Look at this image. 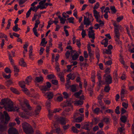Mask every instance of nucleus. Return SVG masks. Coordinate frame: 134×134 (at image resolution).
Masks as SVG:
<instances>
[{"label": "nucleus", "instance_id": "f257e3e1", "mask_svg": "<svg viewBox=\"0 0 134 134\" xmlns=\"http://www.w3.org/2000/svg\"><path fill=\"white\" fill-rule=\"evenodd\" d=\"M3 105H4L5 109L8 111H15V109L13 107V102L10 99L8 98L3 99L1 100Z\"/></svg>", "mask_w": 134, "mask_h": 134}, {"label": "nucleus", "instance_id": "f03ea898", "mask_svg": "<svg viewBox=\"0 0 134 134\" xmlns=\"http://www.w3.org/2000/svg\"><path fill=\"white\" fill-rule=\"evenodd\" d=\"M23 130L26 134H33V131L31 125L26 122L23 124Z\"/></svg>", "mask_w": 134, "mask_h": 134}, {"label": "nucleus", "instance_id": "7ed1b4c3", "mask_svg": "<svg viewBox=\"0 0 134 134\" xmlns=\"http://www.w3.org/2000/svg\"><path fill=\"white\" fill-rule=\"evenodd\" d=\"M3 113L5 116V121L4 122L3 125L0 124V134L3 132L4 130L6 129V126L5 124L8 123V122L10 119V118L6 111H4Z\"/></svg>", "mask_w": 134, "mask_h": 134}, {"label": "nucleus", "instance_id": "20e7f679", "mask_svg": "<svg viewBox=\"0 0 134 134\" xmlns=\"http://www.w3.org/2000/svg\"><path fill=\"white\" fill-rule=\"evenodd\" d=\"M40 102L38 101H34V105H35V109L34 111V115H35V117H37L38 116L41 110V106L39 104Z\"/></svg>", "mask_w": 134, "mask_h": 134}, {"label": "nucleus", "instance_id": "39448f33", "mask_svg": "<svg viewBox=\"0 0 134 134\" xmlns=\"http://www.w3.org/2000/svg\"><path fill=\"white\" fill-rule=\"evenodd\" d=\"M46 85L42 86L40 87V89L42 91H46L49 90L51 86V83L49 82H46Z\"/></svg>", "mask_w": 134, "mask_h": 134}, {"label": "nucleus", "instance_id": "423d86ee", "mask_svg": "<svg viewBox=\"0 0 134 134\" xmlns=\"http://www.w3.org/2000/svg\"><path fill=\"white\" fill-rule=\"evenodd\" d=\"M103 79L107 84H110L112 82V78L110 75L104 74L103 76Z\"/></svg>", "mask_w": 134, "mask_h": 134}, {"label": "nucleus", "instance_id": "0eeeda50", "mask_svg": "<svg viewBox=\"0 0 134 134\" xmlns=\"http://www.w3.org/2000/svg\"><path fill=\"white\" fill-rule=\"evenodd\" d=\"M9 59L10 60L11 64L12 65H13V67L14 68V72H19V69L16 66L14 65V64L13 63V59L12 58V56L11 54L10 53H9Z\"/></svg>", "mask_w": 134, "mask_h": 134}, {"label": "nucleus", "instance_id": "6e6552de", "mask_svg": "<svg viewBox=\"0 0 134 134\" xmlns=\"http://www.w3.org/2000/svg\"><path fill=\"white\" fill-rule=\"evenodd\" d=\"M66 107V108L65 109V111L66 112H68L71 111L73 110L72 106L71 105V103L68 102L67 103V104L63 106V108Z\"/></svg>", "mask_w": 134, "mask_h": 134}, {"label": "nucleus", "instance_id": "1a4fd4ad", "mask_svg": "<svg viewBox=\"0 0 134 134\" xmlns=\"http://www.w3.org/2000/svg\"><path fill=\"white\" fill-rule=\"evenodd\" d=\"M57 121L59 123L62 125L65 124L68 122V120L65 118L60 117L58 119Z\"/></svg>", "mask_w": 134, "mask_h": 134}, {"label": "nucleus", "instance_id": "9d476101", "mask_svg": "<svg viewBox=\"0 0 134 134\" xmlns=\"http://www.w3.org/2000/svg\"><path fill=\"white\" fill-rule=\"evenodd\" d=\"M8 132L9 134H19L18 132L16 129L13 127L10 128Z\"/></svg>", "mask_w": 134, "mask_h": 134}, {"label": "nucleus", "instance_id": "9b49d317", "mask_svg": "<svg viewBox=\"0 0 134 134\" xmlns=\"http://www.w3.org/2000/svg\"><path fill=\"white\" fill-rule=\"evenodd\" d=\"M93 13L94 16L96 20H98V19L100 17V15L99 14V12H98L96 10H93Z\"/></svg>", "mask_w": 134, "mask_h": 134}, {"label": "nucleus", "instance_id": "f8f14e48", "mask_svg": "<svg viewBox=\"0 0 134 134\" xmlns=\"http://www.w3.org/2000/svg\"><path fill=\"white\" fill-rule=\"evenodd\" d=\"M115 38H119L120 34L118 27H114Z\"/></svg>", "mask_w": 134, "mask_h": 134}, {"label": "nucleus", "instance_id": "ddd939ff", "mask_svg": "<svg viewBox=\"0 0 134 134\" xmlns=\"http://www.w3.org/2000/svg\"><path fill=\"white\" fill-rule=\"evenodd\" d=\"M84 24L86 25V26H89L91 22V21L89 20L87 18L85 17V16L84 17Z\"/></svg>", "mask_w": 134, "mask_h": 134}, {"label": "nucleus", "instance_id": "4468645a", "mask_svg": "<svg viewBox=\"0 0 134 134\" xmlns=\"http://www.w3.org/2000/svg\"><path fill=\"white\" fill-rule=\"evenodd\" d=\"M97 78L98 79L99 82V85H100L101 84H104V82L103 81H102L101 80V77L100 74L98 72L97 75Z\"/></svg>", "mask_w": 134, "mask_h": 134}, {"label": "nucleus", "instance_id": "2eb2a0df", "mask_svg": "<svg viewBox=\"0 0 134 134\" xmlns=\"http://www.w3.org/2000/svg\"><path fill=\"white\" fill-rule=\"evenodd\" d=\"M108 40L107 38H105L103 40L101 43L102 45H104L105 47H106L108 44Z\"/></svg>", "mask_w": 134, "mask_h": 134}, {"label": "nucleus", "instance_id": "dca6fc26", "mask_svg": "<svg viewBox=\"0 0 134 134\" xmlns=\"http://www.w3.org/2000/svg\"><path fill=\"white\" fill-rule=\"evenodd\" d=\"M86 14L87 15L85 17L87 18L89 20L91 21H93L94 20V18L91 14H90L89 13L87 12L86 13Z\"/></svg>", "mask_w": 134, "mask_h": 134}, {"label": "nucleus", "instance_id": "f3484780", "mask_svg": "<svg viewBox=\"0 0 134 134\" xmlns=\"http://www.w3.org/2000/svg\"><path fill=\"white\" fill-rule=\"evenodd\" d=\"M46 95L48 100L52 99L53 97L54 94L53 92H48L46 93Z\"/></svg>", "mask_w": 134, "mask_h": 134}, {"label": "nucleus", "instance_id": "a211bd4d", "mask_svg": "<svg viewBox=\"0 0 134 134\" xmlns=\"http://www.w3.org/2000/svg\"><path fill=\"white\" fill-rule=\"evenodd\" d=\"M35 81L37 82L42 83L43 81V77L42 76L37 77L35 78Z\"/></svg>", "mask_w": 134, "mask_h": 134}, {"label": "nucleus", "instance_id": "6ab92c4d", "mask_svg": "<svg viewBox=\"0 0 134 134\" xmlns=\"http://www.w3.org/2000/svg\"><path fill=\"white\" fill-rule=\"evenodd\" d=\"M32 78L31 76H28L26 79L25 82V84L28 85H29V83L31 81Z\"/></svg>", "mask_w": 134, "mask_h": 134}, {"label": "nucleus", "instance_id": "aec40b11", "mask_svg": "<svg viewBox=\"0 0 134 134\" xmlns=\"http://www.w3.org/2000/svg\"><path fill=\"white\" fill-rule=\"evenodd\" d=\"M29 57L30 59H32L33 56L32 54L33 51V47L32 46H31L29 47Z\"/></svg>", "mask_w": 134, "mask_h": 134}, {"label": "nucleus", "instance_id": "412c9836", "mask_svg": "<svg viewBox=\"0 0 134 134\" xmlns=\"http://www.w3.org/2000/svg\"><path fill=\"white\" fill-rule=\"evenodd\" d=\"M94 31H89L88 36L90 38H91L94 39L95 37L94 36Z\"/></svg>", "mask_w": 134, "mask_h": 134}, {"label": "nucleus", "instance_id": "4be33fe9", "mask_svg": "<svg viewBox=\"0 0 134 134\" xmlns=\"http://www.w3.org/2000/svg\"><path fill=\"white\" fill-rule=\"evenodd\" d=\"M24 104L26 105V107L29 110H31L32 109L31 107L29 105L28 101L26 99H25L24 100Z\"/></svg>", "mask_w": 134, "mask_h": 134}, {"label": "nucleus", "instance_id": "5701e85b", "mask_svg": "<svg viewBox=\"0 0 134 134\" xmlns=\"http://www.w3.org/2000/svg\"><path fill=\"white\" fill-rule=\"evenodd\" d=\"M46 8V7L43 6H41L40 5H38L37 7H34V11L36 12L37 10L39 8H40L41 9H45Z\"/></svg>", "mask_w": 134, "mask_h": 134}, {"label": "nucleus", "instance_id": "b1692460", "mask_svg": "<svg viewBox=\"0 0 134 134\" xmlns=\"http://www.w3.org/2000/svg\"><path fill=\"white\" fill-rule=\"evenodd\" d=\"M10 89L13 93L17 94H20L19 92L18 91L16 88L11 87L10 88Z\"/></svg>", "mask_w": 134, "mask_h": 134}, {"label": "nucleus", "instance_id": "393cba45", "mask_svg": "<svg viewBox=\"0 0 134 134\" xmlns=\"http://www.w3.org/2000/svg\"><path fill=\"white\" fill-rule=\"evenodd\" d=\"M83 115L82 116H79L75 119L76 122H81L83 120Z\"/></svg>", "mask_w": 134, "mask_h": 134}, {"label": "nucleus", "instance_id": "a878e982", "mask_svg": "<svg viewBox=\"0 0 134 134\" xmlns=\"http://www.w3.org/2000/svg\"><path fill=\"white\" fill-rule=\"evenodd\" d=\"M34 11V7H31L26 13V18H28L31 14V10Z\"/></svg>", "mask_w": 134, "mask_h": 134}, {"label": "nucleus", "instance_id": "bb28decb", "mask_svg": "<svg viewBox=\"0 0 134 134\" xmlns=\"http://www.w3.org/2000/svg\"><path fill=\"white\" fill-rule=\"evenodd\" d=\"M47 41H46L45 39V38H43L42 40V41L40 45L42 46L45 47L46 46V45L47 43Z\"/></svg>", "mask_w": 134, "mask_h": 134}, {"label": "nucleus", "instance_id": "cd10ccee", "mask_svg": "<svg viewBox=\"0 0 134 134\" xmlns=\"http://www.w3.org/2000/svg\"><path fill=\"white\" fill-rule=\"evenodd\" d=\"M15 25L13 27L12 29L13 31L15 32H17L19 30H20V29L18 27V24H15Z\"/></svg>", "mask_w": 134, "mask_h": 134}, {"label": "nucleus", "instance_id": "c85d7f7f", "mask_svg": "<svg viewBox=\"0 0 134 134\" xmlns=\"http://www.w3.org/2000/svg\"><path fill=\"white\" fill-rule=\"evenodd\" d=\"M6 85L8 87H9L10 85L13 84V82L11 80H7L5 82Z\"/></svg>", "mask_w": 134, "mask_h": 134}, {"label": "nucleus", "instance_id": "c756f323", "mask_svg": "<svg viewBox=\"0 0 134 134\" xmlns=\"http://www.w3.org/2000/svg\"><path fill=\"white\" fill-rule=\"evenodd\" d=\"M19 86L22 88L25 87V82L24 81L19 82Z\"/></svg>", "mask_w": 134, "mask_h": 134}, {"label": "nucleus", "instance_id": "7c9ffc66", "mask_svg": "<svg viewBox=\"0 0 134 134\" xmlns=\"http://www.w3.org/2000/svg\"><path fill=\"white\" fill-rule=\"evenodd\" d=\"M20 65L23 66H25L26 65V63L24 62V60L23 59H21L20 61L19 62Z\"/></svg>", "mask_w": 134, "mask_h": 134}, {"label": "nucleus", "instance_id": "2f4dec72", "mask_svg": "<svg viewBox=\"0 0 134 134\" xmlns=\"http://www.w3.org/2000/svg\"><path fill=\"white\" fill-rule=\"evenodd\" d=\"M79 55L77 52H76L75 54L72 56V59L73 60H76L78 57Z\"/></svg>", "mask_w": 134, "mask_h": 134}, {"label": "nucleus", "instance_id": "473e14b6", "mask_svg": "<svg viewBox=\"0 0 134 134\" xmlns=\"http://www.w3.org/2000/svg\"><path fill=\"white\" fill-rule=\"evenodd\" d=\"M70 87L71 88V90L72 92H74L76 91V86L75 85H72L70 86Z\"/></svg>", "mask_w": 134, "mask_h": 134}, {"label": "nucleus", "instance_id": "72a5a7b5", "mask_svg": "<svg viewBox=\"0 0 134 134\" xmlns=\"http://www.w3.org/2000/svg\"><path fill=\"white\" fill-rule=\"evenodd\" d=\"M2 75L3 77L6 79H10L11 77V74H9L8 75H6L5 73L3 72L2 73Z\"/></svg>", "mask_w": 134, "mask_h": 134}, {"label": "nucleus", "instance_id": "f704fd0d", "mask_svg": "<svg viewBox=\"0 0 134 134\" xmlns=\"http://www.w3.org/2000/svg\"><path fill=\"white\" fill-rule=\"evenodd\" d=\"M100 111L99 108L98 107L95 108L93 110V112L96 114H98Z\"/></svg>", "mask_w": 134, "mask_h": 134}, {"label": "nucleus", "instance_id": "c9c22d12", "mask_svg": "<svg viewBox=\"0 0 134 134\" xmlns=\"http://www.w3.org/2000/svg\"><path fill=\"white\" fill-rule=\"evenodd\" d=\"M89 124L88 123H87V122H86L83 126V127L82 128L83 129H84L85 130H89Z\"/></svg>", "mask_w": 134, "mask_h": 134}, {"label": "nucleus", "instance_id": "e433bc0d", "mask_svg": "<svg viewBox=\"0 0 134 134\" xmlns=\"http://www.w3.org/2000/svg\"><path fill=\"white\" fill-rule=\"evenodd\" d=\"M120 119L123 122L125 123L126 121L127 118L125 116H122L121 117Z\"/></svg>", "mask_w": 134, "mask_h": 134}, {"label": "nucleus", "instance_id": "4c0bfd02", "mask_svg": "<svg viewBox=\"0 0 134 134\" xmlns=\"http://www.w3.org/2000/svg\"><path fill=\"white\" fill-rule=\"evenodd\" d=\"M57 100L58 102H60L63 99V97L62 95L60 96L57 97Z\"/></svg>", "mask_w": 134, "mask_h": 134}, {"label": "nucleus", "instance_id": "58836bf2", "mask_svg": "<svg viewBox=\"0 0 134 134\" xmlns=\"http://www.w3.org/2000/svg\"><path fill=\"white\" fill-rule=\"evenodd\" d=\"M114 113L112 109H108L106 110L104 112V113L105 114L106 113H111L112 116H113V115L112 114Z\"/></svg>", "mask_w": 134, "mask_h": 134}, {"label": "nucleus", "instance_id": "ea45409f", "mask_svg": "<svg viewBox=\"0 0 134 134\" xmlns=\"http://www.w3.org/2000/svg\"><path fill=\"white\" fill-rule=\"evenodd\" d=\"M11 21V19H9L8 21V24L7 25V27L5 28V30H7V29H9L11 23L10 21Z\"/></svg>", "mask_w": 134, "mask_h": 134}, {"label": "nucleus", "instance_id": "a19ab883", "mask_svg": "<svg viewBox=\"0 0 134 134\" xmlns=\"http://www.w3.org/2000/svg\"><path fill=\"white\" fill-rule=\"evenodd\" d=\"M4 71L8 74H10L11 73L10 69L8 67H6L4 69Z\"/></svg>", "mask_w": 134, "mask_h": 134}, {"label": "nucleus", "instance_id": "79ce46f5", "mask_svg": "<svg viewBox=\"0 0 134 134\" xmlns=\"http://www.w3.org/2000/svg\"><path fill=\"white\" fill-rule=\"evenodd\" d=\"M83 101L81 100H79L76 101L75 102V104L77 105H82L83 103Z\"/></svg>", "mask_w": 134, "mask_h": 134}, {"label": "nucleus", "instance_id": "37998d69", "mask_svg": "<svg viewBox=\"0 0 134 134\" xmlns=\"http://www.w3.org/2000/svg\"><path fill=\"white\" fill-rule=\"evenodd\" d=\"M74 18L73 17H71L67 19V20L69 21V22L70 23H74L73 20Z\"/></svg>", "mask_w": 134, "mask_h": 134}, {"label": "nucleus", "instance_id": "c03bdc74", "mask_svg": "<svg viewBox=\"0 0 134 134\" xmlns=\"http://www.w3.org/2000/svg\"><path fill=\"white\" fill-rule=\"evenodd\" d=\"M46 1V0H43L40 1L39 3V4H40L39 5H40L41 6H43L46 7V6H44V3H45Z\"/></svg>", "mask_w": 134, "mask_h": 134}, {"label": "nucleus", "instance_id": "a18cd8bd", "mask_svg": "<svg viewBox=\"0 0 134 134\" xmlns=\"http://www.w3.org/2000/svg\"><path fill=\"white\" fill-rule=\"evenodd\" d=\"M50 101V100H48L46 103V105L48 108H49L50 106L51 103Z\"/></svg>", "mask_w": 134, "mask_h": 134}, {"label": "nucleus", "instance_id": "49530a36", "mask_svg": "<svg viewBox=\"0 0 134 134\" xmlns=\"http://www.w3.org/2000/svg\"><path fill=\"white\" fill-rule=\"evenodd\" d=\"M123 16H120L116 18V21L118 22H119L122 20L123 18Z\"/></svg>", "mask_w": 134, "mask_h": 134}, {"label": "nucleus", "instance_id": "de8ad7c7", "mask_svg": "<svg viewBox=\"0 0 134 134\" xmlns=\"http://www.w3.org/2000/svg\"><path fill=\"white\" fill-rule=\"evenodd\" d=\"M40 22L39 20H37L35 21V28H37L38 27V25L39 24Z\"/></svg>", "mask_w": 134, "mask_h": 134}, {"label": "nucleus", "instance_id": "09e8293b", "mask_svg": "<svg viewBox=\"0 0 134 134\" xmlns=\"http://www.w3.org/2000/svg\"><path fill=\"white\" fill-rule=\"evenodd\" d=\"M72 130L74 132L78 133L79 132V130L73 126L72 127Z\"/></svg>", "mask_w": 134, "mask_h": 134}, {"label": "nucleus", "instance_id": "8fccbe9b", "mask_svg": "<svg viewBox=\"0 0 134 134\" xmlns=\"http://www.w3.org/2000/svg\"><path fill=\"white\" fill-rule=\"evenodd\" d=\"M4 114L0 112V120H1V122L4 120Z\"/></svg>", "mask_w": 134, "mask_h": 134}, {"label": "nucleus", "instance_id": "3c124183", "mask_svg": "<svg viewBox=\"0 0 134 134\" xmlns=\"http://www.w3.org/2000/svg\"><path fill=\"white\" fill-rule=\"evenodd\" d=\"M110 90V88L108 85L105 86L104 90L106 92H108Z\"/></svg>", "mask_w": 134, "mask_h": 134}, {"label": "nucleus", "instance_id": "603ef678", "mask_svg": "<svg viewBox=\"0 0 134 134\" xmlns=\"http://www.w3.org/2000/svg\"><path fill=\"white\" fill-rule=\"evenodd\" d=\"M81 34L83 38H84L86 35V32L84 30H82Z\"/></svg>", "mask_w": 134, "mask_h": 134}, {"label": "nucleus", "instance_id": "864d4df0", "mask_svg": "<svg viewBox=\"0 0 134 134\" xmlns=\"http://www.w3.org/2000/svg\"><path fill=\"white\" fill-rule=\"evenodd\" d=\"M63 94L64 96V97L65 98H67L69 97V95L66 92H64L63 93Z\"/></svg>", "mask_w": 134, "mask_h": 134}, {"label": "nucleus", "instance_id": "5fc2aeb1", "mask_svg": "<svg viewBox=\"0 0 134 134\" xmlns=\"http://www.w3.org/2000/svg\"><path fill=\"white\" fill-rule=\"evenodd\" d=\"M58 48L60 49L61 51H63V48L62 47V42H60L59 44H58Z\"/></svg>", "mask_w": 134, "mask_h": 134}, {"label": "nucleus", "instance_id": "6e6d98bb", "mask_svg": "<svg viewBox=\"0 0 134 134\" xmlns=\"http://www.w3.org/2000/svg\"><path fill=\"white\" fill-rule=\"evenodd\" d=\"M115 41H116V44H121V42L119 40V38H115Z\"/></svg>", "mask_w": 134, "mask_h": 134}, {"label": "nucleus", "instance_id": "4d7b16f0", "mask_svg": "<svg viewBox=\"0 0 134 134\" xmlns=\"http://www.w3.org/2000/svg\"><path fill=\"white\" fill-rule=\"evenodd\" d=\"M119 109V106H118L116 107V108L115 110V113L118 114H119L120 113Z\"/></svg>", "mask_w": 134, "mask_h": 134}, {"label": "nucleus", "instance_id": "13d9d810", "mask_svg": "<svg viewBox=\"0 0 134 134\" xmlns=\"http://www.w3.org/2000/svg\"><path fill=\"white\" fill-rule=\"evenodd\" d=\"M22 88V91H23L27 94H28V90L27 88H25V87L24 88Z\"/></svg>", "mask_w": 134, "mask_h": 134}, {"label": "nucleus", "instance_id": "bf43d9fd", "mask_svg": "<svg viewBox=\"0 0 134 134\" xmlns=\"http://www.w3.org/2000/svg\"><path fill=\"white\" fill-rule=\"evenodd\" d=\"M105 53L107 54H110L111 53V50L106 49L105 51Z\"/></svg>", "mask_w": 134, "mask_h": 134}, {"label": "nucleus", "instance_id": "052dcab7", "mask_svg": "<svg viewBox=\"0 0 134 134\" xmlns=\"http://www.w3.org/2000/svg\"><path fill=\"white\" fill-rule=\"evenodd\" d=\"M99 5V2H97L96 4L95 5L93 8L94 9H97Z\"/></svg>", "mask_w": 134, "mask_h": 134}, {"label": "nucleus", "instance_id": "680f3d73", "mask_svg": "<svg viewBox=\"0 0 134 134\" xmlns=\"http://www.w3.org/2000/svg\"><path fill=\"white\" fill-rule=\"evenodd\" d=\"M110 9L114 13H115L116 12V10L114 6H111L110 8Z\"/></svg>", "mask_w": 134, "mask_h": 134}, {"label": "nucleus", "instance_id": "e2e57ef3", "mask_svg": "<svg viewBox=\"0 0 134 134\" xmlns=\"http://www.w3.org/2000/svg\"><path fill=\"white\" fill-rule=\"evenodd\" d=\"M58 75L59 77L64 76V73L63 72L58 73Z\"/></svg>", "mask_w": 134, "mask_h": 134}, {"label": "nucleus", "instance_id": "0e129e2a", "mask_svg": "<svg viewBox=\"0 0 134 134\" xmlns=\"http://www.w3.org/2000/svg\"><path fill=\"white\" fill-rule=\"evenodd\" d=\"M52 83L54 85H57L58 84V81L55 80H52Z\"/></svg>", "mask_w": 134, "mask_h": 134}, {"label": "nucleus", "instance_id": "69168bd1", "mask_svg": "<svg viewBox=\"0 0 134 134\" xmlns=\"http://www.w3.org/2000/svg\"><path fill=\"white\" fill-rule=\"evenodd\" d=\"M47 76L49 79H51L54 78V76L53 74H50L48 75Z\"/></svg>", "mask_w": 134, "mask_h": 134}, {"label": "nucleus", "instance_id": "338daca9", "mask_svg": "<svg viewBox=\"0 0 134 134\" xmlns=\"http://www.w3.org/2000/svg\"><path fill=\"white\" fill-rule=\"evenodd\" d=\"M70 54V53L69 51H68L66 52L65 55L66 58H69Z\"/></svg>", "mask_w": 134, "mask_h": 134}, {"label": "nucleus", "instance_id": "774afa93", "mask_svg": "<svg viewBox=\"0 0 134 134\" xmlns=\"http://www.w3.org/2000/svg\"><path fill=\"white\" fill-rule=\"evenodd\" d=\"M27 0H20L19 2V5L22 4L24 3Z\"/></svg>", "mask_w": 134, "mask_h": 134}]
</instances>
